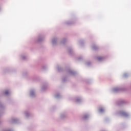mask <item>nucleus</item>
<instances>
[{"label": "nucleus", "instance_id": "3", "mask_svg": "<svg viewBox=\"0 0 131 131\" xmlns=\"http://www.w3.org/2000/svg\"><path fill=\"white\" fill-rule=\"evenodd\" d=\"M99 111H100V112H104V109H103V108H100V109L99 110Z\"/></svg>", "mask_w": 131, "mask_h": 131}, {"label": "nucleus", "instance_id": "4", "mask_svg": "<svg viewBox=\"0 0 131 131\" xmlns=\"http://www.w3.org/2000/svg\"><path fill=\"white\" fill-rule=\"evenodd\" d=\"M5 94V95H8L9 94V91H6Z\"/></svg>", "mask_w": 131, "mask_h": 131}, {"label": "nucleus", "instance_id": "2", "mask_svg": "<svg viewBox=\"0 0 131 131\" xmlns=\"http://www.w3.org/2000/svg\"><path fill=\"white\" fill-rule=\"evenodd\" d=\"M103 59L102 57H99L97 58V60L98 61H101V60H102Z\"/></svg>", "mask_w": 131, "mask_h": 131}, {"label": "nucleus", "instance_id": "1", "mask_svg": "<svg viewBox=\"0 0 131 131\" xmlns=\"http://www.w3.org/2000/svg\"><path fill=\"white\" fill-rule=\"evenodd\" d=\"M121 114L122 115V116H127V113H126L125 112H122L121 113Z\"/></svg>", "mask_w": 131, "mask_h": 131}]
</instances>
